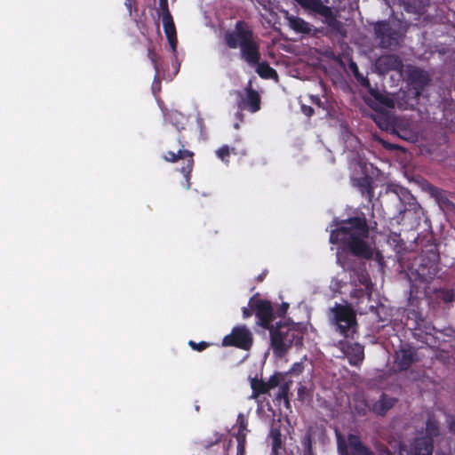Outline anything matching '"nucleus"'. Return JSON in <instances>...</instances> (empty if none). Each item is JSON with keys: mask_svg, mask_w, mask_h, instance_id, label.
Here are the masks:
<instances>
[{"mask_svg": "<svg viewBox=\"0 0 455 455\" xmlns=\"http://www.w3.org/2000/svg\"><path fill=\"white\" fill-rule=\"evenodd\" d=\"M303 363H295L287 371H275L267 380L257 377L250 379L252 394L250 398H257L268 395L274 398H289V395L297 391L298 398H307L312 395L313 383L304 380L302 372Z\"/></svg>", "mask_w": 455, "mask_h": 455, "instance_id": "1", "label": "nucleus"}, {"mask_svg": "<svg viewBox=\"0 0 455 455\" xmlns=\"http://www.w3.org/2000/svg\"><path fill=\"white\" fill-rule=\"evenodd\" d=\"M330 231V243L339 244V248L353 256L371 259L373 250L367 239L370 228L365 213L358 212L355 216L346 220H333Z\"/></svg>", "mask_w": 455, "mask_h": 455, "instance_id": "2", "label": "nucleus"}, {"mask_svg": "<svg viewBox=\"0 0 455 455\" xmlns=\"http://www.w3.org/2000/svg\"><path fill=\"white\" fill-rule=\"evenodd\" d=\"M224 42L229 49H239L240 59L250 67H255L261 78L268 79L277 76L267 61H261L259 39L249 22L237 20L232 30L225 32Z\"/></svg>", "mask_w": 455, "mask_h": 455, "instance_id": "3", "label": "nucleus"}, {"mask_svg": "<svg viewBox=\"0 0 455 455\" xmlns=\"http://www.w3.org/2000/svg\"><path fill=\"white\" fill-rule=\"evenodd\" d=\"M440 255L437 244L428 240L420 254L410 252L400 259V266L411 283V291H418L420 284L430 283L438 272Z\"/></svg>", "mask_w": 455, "mask_h": 455, "instance_id": "4", "label": "nucleus"}, {"mask_svg": "<svg viewBox=\"0 0 455 455\" xmlns=\"http://www.w3.org/2000/svg\"><path fill=\"white\" fill-rule=\"evenodd\" d=\"M165 116L166 119L176 127L179 133L185 129V116L182 113L179 111H171ZM170 146L172 150H168L163 157L169 163H177L180 160L185 161V165L180 169V172L185 178L184 188L188 190L191 187L190 180L194 168V153L185 148L186 142L180 134L172 140Z\"/></svg>", "mask_w": 455, "mask_h": 455, "instance_id": "5", "label": "nucleus"}, {"mask_svg": "<svg viewBox=\"0 0 455 455\" xmlns=\"http://www.w3.org/2000/svg\"><path fill=\"white\" fill-rule=\"evenodd\" d=\"M268 331L270 348L276 357L285 356L293 345L297 347L303 345V332L297 323L280 321Z\"/></svg>", "mask_w": 455, "mask_h": 455, "instance_id": "6", "label": "nucleus"}, {"mask_svg": "<svg viewBox=\"0 0 455 455\" xmlns=\"http://www.w3.org/2000/svg\"><path fill=\"white\" fill-rule=\"evenodd\" d=\"M331 312L335 330L345 338L354 339L357 326L355 311L348 306L336 305Z\"/></svg>", "mask_w": 455, "mask_h": 455, "instance_id": "7", "label": "nucleus"}, {"mask_svg": "<svg viewBox=\"0 0 455 455\" xmlns=\"http://www.w3.org/2000/svg\"><path fill=\"white\" fill-rule=\"evenodd\" d=\"M301 6L314 12L323 18V23L336 35H344L343 24L338 20L332 9L323 4L321 0H295Z\"/></svg>", "mask_w": 455, "mask_h": 455, "instance_id": "8", "label": "nucleus"}, {"mask_svg": "<svg viewBox=\"0 0 455 455\" xmlns=\"http://www.w3.org/2000/svg\"><path fill=\"white\" fill-rule=\"evenodd\" d=\"M224 347H235L243 350H250L253 345L251 331L245 325H238L222 339Z\"/></svg>", "mask_w": 455, "mask_h": 455, "instance_id": "9", "label": "nucleus"}, {"mask_svg": "<svg viewBox=\"0 0 455 455\" xmlns=\"http://www.w3.org/2000/svg\"><path fill=\"white\" fill-rule=\"evenodd\" d=\"M256 296L254 295L250 299L249 306L254 309L257 323L268 330L273 326L272 322L275 319L273 306L269 300L257 299Z\"/></svg>", "mask_w": 455, "mask_h": 455, "instance_id": "10", "label": "nucleus"}, {"mask_svg": "<svg viewBox=\"0 0 455 455\" xmlns=\"http://www.w3.org/2000/svg\"><path fill=\"white\" fill-rule=\"evenodd\" d=\"M339 347L347 357L350 365L359 366L363 363L364 360L363 346L357 342L351 343L346 340H339Z\"/></svg>", "mask_w": 455, "mask_h": 455, "instance_id": "11", "label": "nucleus"}, {"mask_svg": "<svg viewBox=\"0 0 455 455\" xmlns=\"http://www.w3.org/2000/svg\"><path fill=\"white\" fill-rule=\"evenodd\" d=\"M417 361V353L409 344L401 345L395 351V364L399 371H406Z\"/></svg>", "mask_w": 455, "mask_h": 455, "instance_id": "12", "label": "nucleus"}, {"mask_svg": "<svg viewBox=\"0 0 455 455\" xmlns=\"http://www.w3.org/2000/svg\"><path fill=\"white\" fill-rule=\"evenodd\" d=\"M374 30L383 47H391L397 44L396 32L392 29L388 22H378L374 27Z\"/></svg>", "mask_w": 455, "mask_h": 455, "instance_id": "13", "label": "nucleus"}, {"mask_svg": "<svg viewBox=\"0 0 455 455\" xmlns=\"http://www.w3.org/2000/svg\"><path fill=\"white\" fill-rule=\"evenodd\" d=\"M376 67L380 73L389 71L402 72L403 63L402 59L396 54H386L380 56L376 61Z\"/></svg>", "mask_w": 455, "mask_h": 455, "instance_id": "14", "label": "nucleus"}, {"mask_svg": "<svg viewBox=\"0 0 455 455\" xmlns=\"http://www.w3.org/2000/svg\"><path fill=\"white\" fill-rule=\"evenodd\" d=\"M355 407L364 406L379 416H384L395 404L396 400H355Z\"/></svg>", "mask_w": 455, "mask_h": 455, "instance_id": "15", "label": "nucleus"}, {"mask_svg": "<svg viewBox=\"0 0 455 455\" xmlns=\"http://www.w3.org/2000/svg\"><path fill=\"white\" fill-rule=\"evenodd\" d=\"M434 440L431 438L418 437L414 440L411 447V455H432Z\"/></svg>", "mask_w": 455, "mask_h": 455, "instance_id": "16", "label": "nucleus"}, {"mask_svg": "<svg viewBox=\"0 0 455 455\" xmlns=\"http://www.w3.org/2000/svg\"><path fill=\"white\" fill-rule=\"evenodd\" d=\"M243 108H248L251 112L255 113L260 108V97L256 90L251 86L246 88V97L242 100L240 105Z\"/></svg>", "mask_w": 455, "mask_h": 455, "instance_id": "17", "label": "nucleus"}, {"mask_svg": "<svg viewBox=\"0 0 455 455\" xmlns=\"http://www.w3.org/2000/svg\"><path fill=\"white\" fill-rule=\"evenodd\" d=\"M347 441L352 455H375L370 448L362 443L359 435L349 434Z\"/></svg>", "mask_w": 455, "mask_h": 455, "instance_id": "18", "label": "nucleus"}, {"mask_svg": "<svg viewBox=\"0 0 455 455\" xmlns=\"http://www.w3.org/2000/svg\"><path fill=\"white\" fill-rule=\"evenodd\" d=\"M354 184L358 188L362 195L367 196L370 200L374 196L373 187L370 177L364 176L355 179Z\"/></svg>", "mask_w": 455, "mask_h": 455, "instance_id": "19", "label": "nucleus"}, {"mask_svg": "<svg viewBox=\"0 0 455 455\" xmlns=\"http://www.w3.org/2000/svg\"><path fill=\"white\" fill-rule=\"evenodd\" d=\"M268 438L271 439L272 453L274 455H277L283 445L280 427H275L273 425L270 428Z\"/></svg>", "mask_w": 455, "mask_h": 455, "instance_id": "20", "label": "nucleus"}, {"mask_svg": "<svg viewBox=\"0 0 455 455\" xmlns=\"http://www.w3.org/2000/svg\"><path fill=\"white\" fill-rule=\"evenodd\" d=\"M290 27L298 33H309L310 28L308 23L299 17H290L289 18Z\"/></svg>", "mask_w": 455, "mask_h": 455, "instance_id": "21", "label": "nucleus"}, {"mask_svg": "<svg viewBox=\"0 0 455 455\" xmlns=\"http://www.w3.org/2000/svg\"><path fill=\"white\" fill-rule=\"evenodd\" d=\"M237 432L234 435L235 439H240L243 436L246 439L248 430V420L243 413H239L236 419Z\"/></svg>", "mask_w": 455, "mask_h": 455, "instance_id": "22", "label": "nucleus"}, {"mask_svg": "<svg viewBox=\"0 0 455 455\" xmlns=\"http://www.w3.org/2000/svg\"><path fill=\"white\" fill-rule=\"evenodd\" d=\"M439 435L440 429L438 422L434 418H429L426 423V435L422 436V438H431L434 440V437Z\"/></svg>", "mask_w": 455, "mask_h": 455, "instance_id": "23", "label": "nucleus"}, {"mask_svg": "<svg viewBox=\"0 0 455 455\" xmlns=\"http://www.w3.org/2000/svg\"><path fill=\"white\" fill-rule=\"evenodd\" d=\"M349 68L351 69V71L353 72L355 79L360 83V84L364 87V88H367V89H370L371 88V83H370V80L363 76L360 71H359V68L356 65L355 62H350L349 63Z\"/></svg>", "mask_w": 455, "mask_h": 455, "instance_id": "24", "label": "nucleus"}, {"mask_svg": "<svg viewBox=\"0 0 455 455\" xmlns=\"http://www.w3.org/2000/svg\"><path fill=\"white\" fill-rule=\"evenodd\" d=\"M433 195L439 200L441 203L444 204L449 209L453 210L455 212V204L451 202L444 192L437 188H432Z\"/></svg>", "mask_w": 455, "mask_h": 455, "instance_id": "25", "label": "nucleus"}, {"mask_svg": "<svg viewBox=\"0 0 455 455\" xmlns=\"http://www.w3.org/2000/svg\"><path fill=\"white\" fill-rule=\"evenodd\" d=\"M231 153L235 154L234 148H229L228 145H223L218 150H216V156L224 163L229 162V156Z\"/></svg>", "mask_w": 455, "mask_h": 455, "instance_id": "26", "label": "nucleus"}, {"mask_svg": "<svg viewBox=\"0 0 455 455\" xmlns=\"http://www.w3.org/2000/svg\"><path fill=\"white\" fill-rule=\"evenodd\" d=\"M163 25L166 36L177 34L172 16L163 17Z\"/></svg>", "mask_w": 455, "mask_h": 455, "instance_id": "27", "label": "nucleus"}, {"mask_svg": "<svg viewBox=\"0 0 455 455\" xmlns=\"http://www.w3.org/2000/svg\"><path fill=\"white\" fill-rule=\"evenodd\" d=\"M438 297L444 303H451L455 299V291L452 289H443L439 291Z\"/></svg>", "mask_w": 455, "mask_h": 455, "instance_id": "28", "label": "nucleus"}, {"mask_svg": "<svg viewBox=\"0 0 455 455\" xmlns=\"http://www.w3.org/2000/svg\"><path fill=\"white\" fill-rule=\"evenodd\" d=\"M369 92L380 103L384 104L385 106L390 108L393 106V100L389 99L387 96H384L378 91H375L373 89H369Z\"/></svg>", "mask_w": 455, "mask_h": 455, "instance_id": "29", "label": "nucleus"}, {"mask_svg": "<svg viewBox=\"0 0 455 455\" xmlns=\"http://www.w3.org/2000/svg\"><path fill=\"white\" fill-rule=\"evenodd\" d=\"M148 57L151 60L155 68L157 70V54L156 53L155 51V45L153 44L152 39L150 38H148Z\"/></svg>", "mask_w": 455, "mask_h": 455, "instance_id": "30", "label": "nucleus"}, {"mask_svg": "<svg viewBox=\"0 0 455 455\" xmlns=\"http://www.w3.org/2000/svg\"><path fill=\"white\" fill-rule=\"evenodd\" d=\"M157 12L162 16V18L166 17L167 15L172 16L168 6V0H159Z\"/></svg>", "mask_w": 455, "mask_h": 455, "instance_id": "31", "label": "nucleus"}, {"mask_svg": "<svg viewBox=\"0 0 455 455\" xmlns=\"http://www.w3.org/2000/svg\"><path fill=\"white\" fill-rule=\"evenodd\" d=\"M188 345L189 347L193 349V350H196V351H203L204 349H206L208 347H209V343L205 342V341H201L199 343H196V341L194 340H189L188 341Z\"/></svg>", "mask_w": 455, "mask_h": 455, "instance_id": "32", "label": "nucleus"}, {"mask_svg": "<svg viewBox=\"0 0 455 455\" xmlns=\"http://www.w3.org/2000/svg\"><path fill=\"white\" fill-rule=\"evenodd\" d=\"M338 438V451L340 455H349L347 452V446L339 434H337Z\"/></svg>", "mask_w": 455, "mask_h": 455, "instance_id": "33", "label": "nucleus"}, {"mask_svg": "<svg viewBox=\"0 0 455 455\" xmlns=\"http://www.w3.org/2000/svg\"><path fill=\"white\" fill-rule=\"evenodd\" d=\"M236 442H237L236 455H244L245 454L246 439H244L243 436H241L240 439H236Z\"/></svg>", "mask_w": 455, "mask_h": 455, "instance_id": "34", "label": "nucleus"}, {"mask_svg": "<svg viewBox=\"0 0 455 455\" xmlns=\"http://www.w3.org/2000/svg\"><path fill=\"white\" fill-rule=\"evenodd\" d=\"M355 292L358 297L366 296L367 299H370L371 296V287L369 284H366L365 290L360 289L356 290Z\"/></svg>", "mask_w": 455, "mask_h": 455, "instance_id": "35", "label": "nucleus"}, {"mask_svg": "<svg viewBox=\"0 0 455 455\" xmlns=\"http://www.w3.org/2000/svg\"><path fill=\"white\" fill-rule=\"evenodd\" d=\"M167 39H168V42L170 44V46L172 48V51L173 53L176 52V49H177V44H178V39H177V34L176 35H172V36H166Z\"/></svg>", "mask_w": 455, "mask_h": 455, "instance_id": "36", "label": "nucleus"}, {"mask_svg": "<svg viewBox=\"0 0 455 455\" xmlns=\"http://www.w3.org/2000/svg\"><path fill=\"white\" fill-rule=\"evenodd\" d=\"M135 4H136L135 0H125L124 4L129 12L130 16L132 14L133 8H134L135 12L137 11V8L134 7Z\"/></svg>", "mask_w": 455, "mask_h": 455, "instance_id": "37", "label": "nucleus"}, {"mask_svg": "<svg viewBox=\"0 0 455 455\" xmlns=\"http://www.w3.org/2000/svg\"><path fill=\"white\" fill-rule=\"evenodd\" d=\"M288 308H289V304H288V303L283 302V303L280 306V307L277 309V315H278L279 316H283V315L286 314V312H287Z\"/></svg>", "mask_w": 455, "mask_h": 455, "instance_id": "38", "label": "nucleus"}, {"mask_svg": "<svg viewBox=\"0 0 455 455\" xmlns=\"http://www.w3.org/2000/svg\"><path fill=\"white\" fill-rule=\"evenodd\" d=\"M242 311H243V318H248V317L251 316L252 312L254 311V309H253V307L249 306L248 307H243Z\"/></svg>", "mask_w": 455, "mask_h": 455, "instance_id": "39", "label": "nucleus"}, {"mask_svg": "<svg viewBox=\"0 0 455 455\" xmlns=\"http://www.w3.org/2000/svg\"><path fill=\"white\" fill-rule=\"evenodd\" d=\"M196 124L199 126L201 132H203V130L205 128V125H204V119L199 116L196 117Z\"/></svg>", "mask_w": 455, "mask_h": 455, "instance_id": "40", "label": "nucleus"}, {"mask_svg": "<svg viewBox=\"0 0 455 455\" xmlns=\"http://www.w3.org/2000/svg\"><path fill=\"white\" fill-rule=\"evenodd\" d=\"M412 79L421 78L423 77L422 72L419 69L414 70L411 75Z\"/></svg>", "mask_w": 455, "mask_h": 455, "instance_id": "41", "label": "nucleus"}, {"mask_svg": "<svg viewBox=\"0 0 455 455\" xmlns=\"http://www.w3.org/2000/svg\"><path fill=\"white\" fill-rule=\"evenodd\" d=\"M449 429L450 431L455 435V419H452L449 423Z\"/></svg>", "mask_w": 455, "mask_h": 455, "instance_id": "42", "label": "nucleus"}, {"mask_svg": "<svg viewBox=\"0 0 455 455\" xmlns=\"http://www.w3.org/2000/svg\"><path fill=\"white\" fill-rule=\"evenodd\" d=\"M304 113H305L307 116H312V115H313V113H314V108H311V107H307V108H304Z\"/></svg>", "mask_w": 455, "mask_h": 455, "instance_id": "43", "label": "nucleus"}, {"mask_svg": "<svg viewBox=\"0 0 455 455\" xmlns=\"http://www.w3.org/2000/svg\"><path fill=\"white\" fill-rule=\"evenodd\" d=\"M279 402V404H281V403H283V404L288 408L290 406V400L288 399H285V400H277Z\"/></svg>", "mask_w": 455, "mask_h": 455, "instance_id": "44", "label": "nucleus"}, {"mask_svg": "<svg viewBox=\"0 0 455 455\" xmlns=\"http://www.w3.org/2000/svg\"><path fill=\"white\" fill-rule=\"evenodd\" d=\"M219 442H220V437H217L214 443H212L206 444V445H205V447H206V448H209V447H211L212 445L218 443Z\"/></svg>", "mask_w": 455, "mask_h": 455, "instance_id": "45", "label": "nucleus"}, {"mask_svg": "<svg viewBox=\"0 0 455 455\" xmlns=\"http://www.w3.org/2000/svg\"><path fill=\"white\" fill-rule=\"evenodd\" d=\"M379 398L385 399L387 398V395L385 393H382Z\"/></svg>", "mask_w": 455, "mask_h": 455, "instance_id": "46", "label": "nucleus"}, {"mask_svg": "<svg viewBox=\"0 0 455 455\" xmlns=\"http://www.w3.org/2000/svg\"><path fill=\"white\" fill-rule=\"evenodd\" d=\"M266 400H257V402L259 403V405H263V403L265 402Z\"/></svg>", "mask_w": 455, "mask_h": 455, "instance_id": "47", "label": "nucleus"}, {"mask_svg": "<svg viewBox=\"0 0 455 455\" xmlns=\"http://www.w3.org/2000/svg\"><path fill=\"white\" fill-rule=\"evenodd\" d=\"M415 96H418L419 95V92H413Z\"/></svg>", "mask_w": 455, "mask_h": 455, "instance_id": "48", "label": "nucleus"}]
</instances>
